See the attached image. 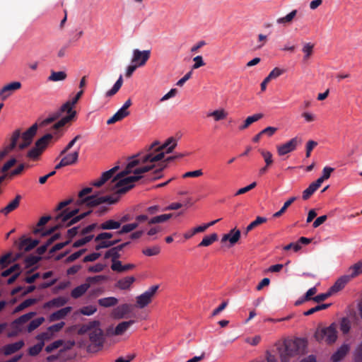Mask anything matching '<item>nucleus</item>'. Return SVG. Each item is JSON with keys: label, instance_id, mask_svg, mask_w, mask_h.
<instances>
[{"label": "nucleus", "instance_id": "obj_3", "mask_svg": "<svg viewBox=\"0 0 362 362\" xmlns=\"http://www.w3.org/2000/svg\"><path fill=\"white\" fill-rule=\"evenodd\" d=\"M72 202V199H69L65 201H63L59 204L57 207L56 208V211H60L59 214L56 215L54 217V221L57 223V225L48 230L46 233H43L42 235H48L54 232L55 230H57L59 227H64V226H69L81 219L83 218L85 216H86L88 214H90V211L85 212L83 214H81L79 216H76V214L78 212V209H64V207L68 206L69 204Z\"/></svg>", "mask_w": 362, "mask_h": 362}, {"label": "nucleus", "instance_id": "obj_52", "mask_svg": "<svg viewBox=\"0 0 362 362\" xmlns=\"http://www.w3.org/2000/svg\"><path fill=\"white\" fill-rule=\"evenodd\" d=\"M260 153L264 158L267 166H270L273 163L272 154L267 151L260 150Z\"/></svg>", "mask_w": 362, "mask_h": 362}, {"label": "nucleus", "instance_id": "obj_37", "mask_svg": "<svg viewBox=\"0 0 362 362\" xmlns=\"http://www.w3.org/2000/svg\"><path fill=\"white\" fill-rule=\"evenodd\" d=\"M98 304L104 308H110L118 303V299L115 297L103 298L98 300Z\"/></svg>", "mask_w": 362, "mask_h": 362}, {"label": "nucleus", "instance_id": "obj_31", "mask_svg": "<svg viewBox=\"0 0 362 362\" xmlns=\"http://www.w3.org/2000/svg\"><path fill=\"white\" fill-rule=\"evenodd\" d=\"M135 281V278L133 276H127L119 280L117 282V287L122 290L129 289L132 284Z\"/></svg>", "mask_w": 362, "mask_h": 362}, {"label": "nucleus", "instance_id": "obj_62", "mask_svg": "<svg viewBox=\"0 0 362 362\" xmlns=\"http://www.w3.org/2000/svg\"><path fill=\"white\" fill-rule=\"evenodd\" d=\"M193 61L194 62V64L192 66L193 69H199V67L205 65L202 56H197L194 57Z\"/></svg>", "mask_w": 362, "mask_h": 362}, {"label": "nucleus", "instance_id": "obj_54", "mask_svg": "<svg viewBox=\"0 0 362 362\" xmlns=\"http://www.w3.org/2000/svg\"><path fill=\"white\" fill-rule=\"evenodd\" d=\"M52 337V334L51 332L49 330L45 332H42L40 334L37 336V339L39 342H43V346L45 345V342L50 340Z\"/></svg>", "mask_w": 362, "mask_h": 362}, {"label": "nucleus", "instance_id": "obj_28", "mask_svg": "<svg viewBox=\"0 0 362 362\" xmlns=\"http://www.w3.org/2000/svg\"><path fill=\"white\" fill-rule=\"evenodd\" d=\"M66 78H67V74H66V71H51L50 75L47 78V81H51V82H59V81H63L66 80Z\"/></svg>", "mask_w": 362, "mask_h": 362}, {"label": "nucleus", "instance_id": "obj_57", "mask_svg": "<svg viewBox=\"0 0 362 362\" xmlns=\"http://www.w3.org/2000/svg\"><path fill=\"white\" fill-rule=\"evenodd\" d=\"M63 344H64L63 340H57V341L52 342V344H50L49 345L47 346L45 348V351L47 353L52 352L54 349H57V348L61 346Z\"/></svg>", "mask_w": 362, "mask_h": 362}, {"label": "nucleus", "instance_id": "obj_15", "mask_svg": "<svg viewBox=\"0 0 362 362\" xmlns=\"http://www.w3.org/2000/svg\"><path fill=\"white\" fill-rule=\"evenodd\" d=\"M134 323L135 321L133 320L122 322L119 323L115 328H110L108 329V333L110 335L115 336L122 335Z\"/></svg>", "mask_w": 362, "mask_h": 362}, {"label": "nucleus", "instance_id": "obj_8", "mask_svg": "<svg viewBox=\"0 0 362 362\" xmlns=\"http://www.w3.org/2000/svg\"><path fill=\"white\" fill-rule=\"evenodd\" d=\"M314 337L319 342H325L327 344L334 343L337 339L336 324L332 323L328 327L317 329Z\"/></svg>", "mask_w": 362, "mask_h": 362}, {"label": "nucleus", "instance_id": "obj_9", "mask_svg": "<svg viewBox=\"0 0 362 362\" xmlns=\"http://www.w3.org/2000/svg\"><path fill=\"white\" fill-rule=\"evenodd\" d=\"M52 137L53 135L52 134H47L38 139L35 143V146L28 152L27 157L32 160L37 159Z\"/></svg>", "mask_w": 362, "mask_h": 362}, {"label": "nucleus", "instance_id": "obj_34", "mask_svg": "<svg viewBox=\"0 0 362 362\" xmlns=\"http://www.w3.org/2000/svg\"><path fill=\"white\" fill-rule=\"evenodd\" d=\"M262 117L263 115L262 113L255 114L253 115L247 117L246 119L244 121V123L239 127L240 130L247 129L250 124L258 121Z\"/></svg>", "mask_w": 362, "mask_h": 362}, {"label": "nucleus", "instance_id": "obj_7", "mask_svg": "<svg viewBox=\"0 0 362 362\" xmlns=\"http://www.w3.org/2000/svg\"><path fill=\"white\" fill-rule=\"evenodd\" d=\"M300 346H304V341L300 339L285 341L284 347L279 349L281 361L288 362L291 357L298 354Z\"/></svg>", "mask_w": 362, "mask_h": 362}, {"label": "nucleus", "instance_id": "obj_5", "mask_svg": "<svg viewBox=\"0 0 362 362\" xmlns=\"http://www.w3.org/2000/svg\"><path fill=\"white\" fill-rule=\"evenodd\" d=\"M78 332L79 334H88L90 342V349L98 350L103 346L105 337L100 321L93 320L83 325Z\"/></svg>", "mask_w": 362, "mask_h": 362}, {"label": "nucleus", "instance_id": "obj_55", "mask_svg": "<svg viewBox=\"0 0 362 362\" xmlns=\"http://www.w3.org/2000/svg\"><path fill=\"white\" fill-rule=\"evenodd\" d=\"M43 346V342H39L29 349V354L30 356L37 355L42 351Z\"/></svg>", "mask_w": 362, "mask_h": 362}, {"label": "nucleus", "instance_id": "obj_40", "mask_svg": "<svg viewBox=\"0 0 362 362\" xmlns=\"http://www.w3.org/2000/svg\"><path fill=\"white\" fill-rule=\"evenodd\" d=\"M78 155L79 148H78V150L66 155L62 158L64 160L65 164H66L67 165H71L74 164L77 161Z\"/></svg>", "mask_w": 362, "mask_h": 362}, {"label": "nucleus", "instance_id": "obj_39", "mask_svg": "<svg viewBox=\"0 0 362 362\" xmlns=\"http://www.w3.org/2000/svg\"><path fill=\"white\" fill-rule=\"evenodd\" d=\"M320 185L315 182L311 183L309 187L303 192V199H308L319 187Z\"/></svg>", "mask_w": 362, "mask_h": 362}, {"label": "nucleus", "instance_id": "obj_61", "mask_svg": "<svg viewBox=\"0 0 362 362\" xmlns=\"http://www.w3.org/2000/svg\"><path fill=\"white\" fill-rule=\"evenodd\" d=\"M317 143L315 141L310 140L306 144V157L309 158L310 156V153L313 149L317 146Z\"/></svg>", "mask_w": 362, "mask_h": 362}, {"label": "nucleus", "instance_id": "obj_12", "mask_svg": "<svg viewBox=\"0 0 362 362\" xmlns=\"http://www.w3.org/2000/svg\"><path fill=\"white\" fill-rule=\"evenodd\" d=\"M37 129V124L32 125L27 131H25L21 136L22 141L17 146L19 149H23L28 146L32 141L33 138L35 135Z\"/></svg>", "mask_w": 362, "mask_h": 362}, {"label": "nucleus", "instance_id": "obj_13", "mask_svg": "<svg viewBox=\"0 0 362 362\" xmlns=\"http://www.w3.org/2000/svg\"><path fill=\"white\" fill-rule=\"evenodd\" d=\"M21 88V83L19 81H13L5 85L0 89V99L6 100L13 92Z\"/></svg>", "mask_w": 362, "mask_h": 362}, {"label": "nucleus", "instance_id": "obj_19", "mask_svg": "<svg viewBox=\"0 0 362 362\" xmlns=\"http://www.w3.org/2000/svg\"><path fill=\"white\" fill-rule=\"evenodd\" d=\"M35 314L36 313L35 312H30L21 316L12 323L13 327L15 328L17 332L22 331V325L30 320L35 315Z\"/></svg>", "mask_w": 362, "mask_h": 362}, {"label": "nucleus", "instance_id": "obj_45", "mask_svg": "<svg viewBox=\"0 0 362 362\" xmlns=\"http://www.w3.org/2000/svg\"><path fill=\"white\" fill-rule=\"evenodd\" d=\"M45 321L43 317H40L32 320L27 327V331L31 332L41 325Z\"/></svg>", "mask_w": 362, "mask_h": 362}, {"label": "nucleus", "instance_id": "obj_17", "mask_svg": "<svg viewBox=\"0 0 362 362\" xmlns=\"http://www.w3.org/2000/svg\"><path fill=\"white\" fill-rule=\"evenodd\" d=\"M240 235L241 233L240 230L233 228L230 230L228 233H226L223 235L221 238V243H226V241H228L230 246L234 245L240 240Z\"/></svg>", "mask_w": 362, "mask_h": 362}, {"label": "nucleus", "instance_id": "obj_4", "mask_svg": "<svg viewBox=\"0 0 362 362\" xmlns=\"http://www.w3.org/2000/svg\"><path fill=\"white\" fill-rule=\"evenodd\" d=\"M83 93V90H81L79 92L76 93L74 98L65 103L61 107L60 110L57 112L54 113L52 115L44 119L41 122L40 125L46 126L47 124H49L54 122L55 120L59 118L62 112H66V115L63 117L61 119H59L53 125V130H57L59 128L64 127L66 124L72 121L76 115V112L74 110V107L78 103V100L81 98Z\"/></svg>", "mask_w": 362, "mask_h": 362}, {"label": "nucleus", "instance_id": "obj_27", "mask_svg": "<svg viewBox=\"0 0 362 362\" xmlns=\"http://www.w3.org/2000/svg\"><path fill=\"white\" fill-rule=\"evenodd\" d=\"M348 272L349 274L346 276H349L350 280L362 274V259L351 266L348 269Z\"/></svg>", "mask_w": 362, "mask_h": 362}, {"label": "nucleus", "instance_id": "obj_47", "mask_svg": "<svg viewBox=\"0 0 362 362\" xmlns=\"http://www.w3.org/2000/svg\"><path fill=\"white\" fill-rule=\"evenodd\" d=\"M267 221V218L264 217L258 216L257 218L251 222L246 228L245 233L247 234L249 231L252 230L255 227L258 226L259 225L264 223Z\"/></svg>", "mask_w": 362, "mask_h": 362}, {"label": "nucleus", "instance_id": "obj_60", "mask_svg": "<svg viewBox=\"0 0 362 362\" xmlns=\"http://www.w3.org/2000/svg\"><path fill=\"white\" fill-rule=\"evenodd\" d=\"M203 175V172L202 170H197L194 171L187 172L182 175L183 178L187 177H197L202 176Z\"/></svg>", "mask_w": 362, "mask_h": 362}, {"label": "nucleus", "instance_id": "obj_63", "mask_svg": "<svg viewBox=\"0 0 362 362\" xmlns=\"http://www.w3.org/2000/svg\"><path fill=\"white\" fill-rule=\"evenodd\" d=\"M93 238V235H87L83 237L77 241H76L74 244V246L77 247L85 245L86 243L89 242Z\"/></svg>", "mask_w": 362, "mask_h": 362}, {"label": "nucleus", "instance_id": "obj_18", "mask_svg": "<svg viewBox=\"0 0 362 362\" xmlns=\"http://www.w3.org/2000/svg\"><path fill=\"white\" fill-rule=\"evenodd\" d=\"M131 312V305L127 303L122 304L114 308L111 315L115 319H122Z\"/></svg>", "mask_w": 362, "mask_h": 362}, {"label": "nucleus", "instance_id": "obj_30", "mask_svg": "<svg viewBox=\"0 0 362 362\" xmlns=\"http://www.w3.org/2000/svg\"><path fill=\"white\" fill-rule=\"evenodd\" d=\"M120 227L121 222L112 219H109L102 223L100 225L99 228L102 230H115L118 229Z\"/></svg>", "mask_w": 362, "mask_h": 362}, {"label": "nucleus", "instance_id": "obj_25", "mask_svg": "<svg viewBox=\"0 0 362 362\" xmlns=\"http://www.w3.org/2000/svg\"><path fill=\"white\" fill-rule=\"evenodd\" d=\"M69 299L64 296H59L47 302L44 307L45 308H60L67 303Z\"/></svg>", "mask_w": 362, "mask_h": 362}, {"label": "nucleus", "instance_id": "obj_46", "mask_svg": "<svg viewBox=\"0 0 362 362\" xmlns=\"http://www.w3.org/2000/svg\"><path fill=\"white\" fill-rule=\"evenodd\" d=\"M314 45L310 42L305 43L303 46L302 51L304 54L303 60L307 61L311 56L313 51Z\"/></svg>", "mask_w": 362, "mask_h": 362}, {"label": "nucleus", "instance_id": "obj_42", "mask_svg": "<svg viewBox=\"0 0 362 362\" xmlns=\"http://www.w3.org/2000/svg\"><path fill=\"white\" fill-rule=\"evenodd\" d=\"M218 240V235L216 233H212L210 235L204 237L202 240L199 244V247H208L213 243Z\"/></svg>", "mask_w": 362, "mask_h": 362}, {"label": "nucleus", "instance_id": "obj_22", "mask_svg": "<svg viewBox=\"0 0 362 362\" xmlns=\"http://www.w3.org/2000/svg\"><path fill=\"white\" fill-rule=\"evenodd\" d=\"M207 117H212L214 122L224 120L228 117V112L223 108H218L206 114Z\"/></svg>", "mask_w": 362, "mask_h": 362}, {"label": "nucleus", "instance_id": "obj_51", "mask_svg": "<svg viewBox=\"0 0 362 362\" xmlns=\"http://www.w3.org/2000/svg\"><path fill=\"white\" fill-rule=\"evenodd\" d=\"M160 249L158 246H153L152 247H147L144 249L142 252L146 256L151 257L157 255L160 253Z\"/></svg>", "mask_w": 362, "mask_h": 362}, {"label": "nucleus", "instance_id": "obj_38", "mask_svg": "<svg viewBox=\"0 0 362 362\" xmlns=\"http://www.w3.org/2000/svg\"><path fill=\"white\" fill-rule=\"evenodd\" d=\"M173 216L172 214H161L149 218L148 225L163 223L169 220Z\"/></svg>", "mask_w": 362, "mask_h": 362}, {"label": "nucleus", "instance_id": "obj_33", "mask_svg": "<svg viewBox=\"0 0 362 362\" xmlns=\"http://www.w3.org/2000/svg\"><path fill=\"white\" fill-rule=\"evenodd\" d=\"M297 10H293L291 12L288 13L286 16L279 18L276 20V23L281 24L283 25H287L292 23L294 18L296 16Z\"/></svg>", "mask_w": 362, "mask_h": 362}, {"label": "nucleus", "instance_id": "obj_64", "mask_svg": "<svg viewBox=\"0 0 362 362\" xmlns=\"http://www.w3.org/2000/svg\"><path fill=\"white\" fill-rule=\"evenodd\" d=\"M355 358L357 362H362V343L357 347L356 350Z\"/></svg>", "mask_w": 362, "mask_h": 362}, {"label": "nucleus", "instance_id": "obj_50", "mask_svg": "<svg viewBox=\"0 0 362 362\" xmlns=\"http://www.w3.org/2000/svg\"><path fill=\"white\" fill-rule=\"evenodd\" d=\"M97 311V308L95 305H87L81 308L79 313L83 315L90 316L93 315Z\"/></svg>", "mask_w": 362, "mask_h": 362}, {"label": "nucleus", "instance_id": "obj_43", "mask_svg": "<svg viewBox=\"0 0 362 362\" xmlns=\"http://www.w3.org/2000/svg\"><path fill=\"white\" fill-rule=\"evenodd\" d=\"M119 241V240H103L99 241H95L97 244L95 245V247L97 250H100L102 248H107L109 247H111L116 243H117Z\"/></svg>", "mask_w": 362, "mask_h": 362}, {"label": "nucleus", "instance_id": "obj_21", "mask_svg": "<svg viewBox=\"0 0 362 362\" xmlns=\"http://www.w3.org/2000/svg\"><path fill=\"white\" fill-rule=\"evenodd\" d=\"M72 310L70 306L63 308L49 315V320L50 322H54L59 320L64 319Z\"/></svg>", "mask_w": 362, "mask_h": 362}, {"label": "nucleus", "instance_id": "obj_59", "mask_svg": "<svg viewBox=\"0 0 362 362\" xmlns=\"http://www.w3.org/2000/svg\"><path fill=\"white\" fill-rule=\"evenodd\" d=\"M257 185V183L255 182H253L252 183H251L250 185L245 187H243V188H240L239 189L236 193H235V196H238V195H240V194H245L247 192H249L250 190L252 189L253 188H255Z\"/></svg>", "mask_w": 362, "mask_h": 362}, {"label": "nucleus", "instance_id": "obj_48", "mask_svg": "<svg viewBox=\"0 0 362 362\" xmlns=\"http://www.w3.org/2000/svg\"><path fill=\"white\" fill-rule=\"evenodd\" d=\"M296 199V197H292L289 198L284 204V206L281 207V209L276 212L273 216L275 218L281 216L287 209V208Z\"/></svg>", "mask_w": 362, "mask_h": 362}, {"label": "nucleus", "instance_id": "obj_20", "mask_svg": "<svg viewBox=\"0 0 362 362\" xmlns=\"http://www.w3.org/2000/svg\"><path fill=\"white\" fill-rule=\"evenodd\" d=\"M96 227L95 223L90 224L86 227L81 228L79 226L73 227L68 230L67 233L69 237L72 238L76 235L77 233H81L82 235H86L91 232Z\"/></svg>", "mask_w": 362, "mask_h": 362}, {"label": "nucleus", "instance_id": "obj_53", "mask_svg": "<svg viewBox=\"0 0 362 362\" xmlns=\"http://www.w3.org/2000/svg\"><path fill=\"white\" fill-rule=\"evenodd\" d=\"M119 251H118L116 247H112L111 248L110 250H109L106 253H105V257L106 258H109V257H112V262H117L115 259H118L119 257H120V255L119 253Z\"/></svg>", "mask_w": 362, "mask_h": 362}, {"label": "nucleus", "instance_id": "obj_1", "mask_svg": "<svg viewBox=\"0 0 362 362\" xmlns=\"http://www.w3.org/2000/svg\"><path fill=\"white\" fill-rule=\"evenodd\" d=\"M176 146L177 141L173 137L169 138L162 145H159L158 141L153 142L146 153L139 155L129 161L126 173L134 172L135 175L127 180L131 182L142 178L145 173L156 167V162L162 160L165 153H171Z\"/></svg>", "mask_w": 362, "mask_h": 362}, {"label": "nucleus", "instance_id": "obj_6", "mask_svg": "<svg viewBox=\"0 0 362 362\" xmlns=\"http://www.w3.org/2000/svg\"><path fill=\"white\" fill-rule=\"evenodd\" d=\"M93 189L91 187H86L83 189L78 194V200L76 202L77 205L86 204L87 206H96L103 203L114 204L118 200V195H107L100 196L98 194H95L91 196L84 197L86 195L92 192Z\"/></svg>", "mask_w": 362, "mask_h": 362}, {"label": "nucleus", "instance_id": "obj_16", "mask_svg": "<svg viewBox=\"0 0 362 362\" xmlns=\"http://www.w3.org/2000/svg\"><path fill=\"white\" fill-rule=\"evenodd\" d=\"M298 144V140L296 137L291 139L288 142L278 146L277 151L280 156L286 155L296 149Z\"/></svg>", "mask_w": 362, "mask_h": 362}, {"label": "nucleus", "instance_id": "obj_44", "mask_svg": "<svg viewBox=\"0 0 362 362\" xmlns=\"http://www.w3.org/2000/svg\"><path fill=\"white\" fill-rule=\"evenodd\" d=\"M334 168L331 167L326 166L322 170V175L319 177L316 182H318L320 185L322 183L329 178L331 173L334 171Z\"/></svg>", "mask_w": 362, "mask_h": 362}, {"label": "nucleus", "instance_id": "obj_32", "mask_svg": "<svg viewBox=\"0 0 362 362\" xmlns=\"http://www.w3.org/2000/svg\"><path fill=\"white\" fill-rule=\"evenodd\" d=\"M39 241L37 240H32L30 238H26L23 240L20 244V248L24 251H29L37 246Z\"/></svg>", "mask_w": 362, "mask_h": 362}, {"label": "nucleus", "instance_id": "obj_36", "mask_svg": "<svg viewBox=\"0 0 362 362\" xmlns=\"http://www.w3.org/2000/svg\"><path fill=\"white\" fill-rule=\"evenodd\" d=\"M135 267V265L133 264H127L125 265H122L120 261L114 262L111 266V269L113 271L122 272L127 270L132 269Z\"/></svg>", "mask_w": 362, "mask_h": 362}, {"label": "nucleus", "instance_id": "obj_29", "mask_svg": "<svg viewBox=\"0 0 362 362\" xmlns=\"http://www.w3.org/2000/svg\"><path fill=\"white\" fill-rule=\"evenodd\" d=\"M90 284L88 283H85L83 284H81L80 286H76L74 288L71 293V296L74 298H78L81 296H82L89 288Z\"/></svg>", "mask_w": 362, "mask_h": 362}, {"label": "nucleus", "instance_id": "obj_26", "mask_svg": "<svg viewBox=\"0 0 362 362\" xmlns=\"http://www.w3.org/2000/svg\"><path fill=\"white\" fill-rule=\"evenodd\" d=\"M21 199V196L17 195L16 198L12 200L7 206L1 209L0 212L6 216L11 211H14L19 206Z\"/></svg>", "mask_w": 362, "mask_h": 362}, {"label": "nucleus", "instance_id": "obj_23", "mask_svg": "<svg viewBox=\"0 0 362 362\" xmlns=\"http://www.w3.org/2000/svg\"><path fill=\"white\" fill-rule=\"evenodd\" d=\"M23 346L24 341L23 340H20L16 342L4 346L3 347V351L4 354L6 356L11 355L20 350Z\"/></svg>", "mask_w": 362, "mask_h": 362}, {"label": "nucleus", "instance_id": "obj_35", "mask_svg": "<svg viewBox=\"0 0 362 362\" xmlns=\"http://www.w3.org/2000/svg\"><path fill=\"white\" fill-rule=\"evenodd\" d=\"M349 346L346 344L342 345L332 356L334 362H338L343 358L349 351Z\"/></svg>", "mask_w": 362, "mask_h": 362}, {"label": "nucleus", "instance_id": "obj_14", "mask_svg": "<svg viewBox=\"0 0 362 362\" xmlns=\"http://www.w3.org/2000/svg\"><path fill=\"white\" fill-rule=\"evenodd\" d=\"M21 135L20 130L18 129L13 132L11 137V143L0 151V160L17 146V142L20 139Z\"/></svg>", "mask_w": 362, "mask_h": 362}, {"label": "nucleus", "instance_id": "obj_10", "mask_svg": "<svg viewBox=\"0 0 362 362\" xmlns=\"http://www.w3.org/2000/svg\"><path fill=\"white\" fill-rule=\"evenodd\" d=\"M158 288V286H153L144 293L138 296L136 298V307L138 308H144L148 305L151 302Z\"/></svg>", "mask_w": 362, "mask_h": 362}, {"label": "nucleus", "instance_id": "obj_58", "mask_svg": "<svg viewBox=\"0 0 362 362\" xmlns=\"http://www.w3.org/2000/svg\"><path fill=\"white\" fill-rule=\"evenodd\" d=\"M51 219V216H43L42 217L40 221H38L37 223V228H35L34 230V233L35 234H37L41 232V229L39 228L40 227L45 225L49 220Z\"/></svg>", "mask_w": 362, "mask_h": 362}, {"label": "nucleus", "instance_id": "obj_2", "mask_svg": "<svg viewBox=\"0 0 362 362\" xmlns=\"http://www.w3.org/2000/svg\"><path fill=\"white\" fill-rule=\"evenodd\" d=\"M119 167L115 166L103 173L98 180L93 182L92 185L99 187L106 184L107 192H114L116 194L125 193L133 187L134 182L139 180H134L131 182L127 180L128 178L134 177L135 175L134 172L126 173L127 165L123 171L115 175Z\"/></svg>", "mask_w": 362, "mask_h": 362}, {"label": "nucleus", "instance_id": "obj_56", "mask_svg": "<svg viewBox=\"0 0 362 362\" xmlns=\"http://www.w3.org/2000/svg\"><path fill=\"white\" fill-rule=\"evenodd\" d=\"M284 71L283 69H281L278 67L274 68L267 76L270 81L273 79L277 78L279 76H280Z\"/></svg>", "mask_w": 362, "mask_h": 362}, {"label": "nucleus", "instance_id": "obj_41", "mask_svg": "<svg viewBox=\"0 0 362 362\" xmlns=\"http://www.w3.org/2000/svg\"><path fill=\"white\" fill-rule=\"evenodd\" d=\"M122 83H123L122 76L120 75L119 78L117 79V81L115 82V83L112 86V88L106 92L105 96L111 97V96L114 95L115 94H116L118 92V90L120 89V88L122 87Z\"/></svg>", "mask_w": 362, "mask_h": 362}, {"label": "nucleus", "instance_id": "obj_24", "mask_svg": "<svg viewBox=\"0 0 362 362\" xmlns=\"http://www.w3.org/2000/svg\"><path fill=\"white\" fill-rule=\"evenodd\" d=\"M349 281V276L343 275L336 281L334 284L329 288V290L332 293H337L341 291Z\"/></svg>", "mask_w": 362, "mask_h": 362}, {"label": "nucleus", "instance_id": "obj_49", "mask_svg": "<svg viewBox=\"0 0 362 362\" xmlns=\"http://www.w3.org/2000/svg\"><path fill=\"white\" fill-rule=\"evenodd\" d=\"M351 329V321L347 317L341 318L340 321V329L344 334H347Z\"/></svg>", "mask_w": 362, "mask_h": 362}, {"label": "nucleus", "instance_id": "obj_11", "mask_svg": "<svg viewBox=\"0 0 362 362\" xmlns=\"http://www.w3.org/2000/svg\"><path fill=\"white\" fill-rule=\"evenodd\" d=\"M151 56V50H139L134 49L132 51V57L131 62L134 64L138 67L143 66L146 64Z\"/></svg>", "mask_w": 362, "mask_h": 362}]
</instances>
